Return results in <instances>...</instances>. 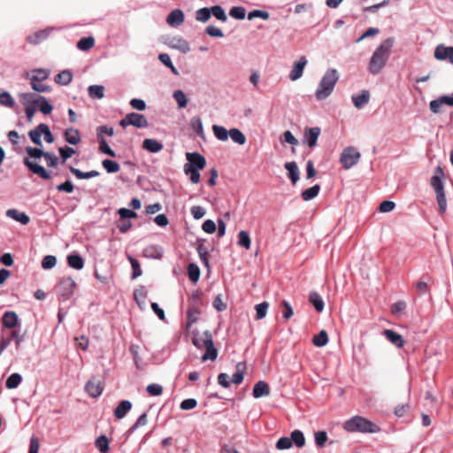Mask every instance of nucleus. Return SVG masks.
<instances>
[{
  "mask_svg": "<svg viewBox=\"0 0 453 453\" xmlns=\"http://www.w3.org/2000/svg\"><path fill=\"white\" fill-rule=\"evenodd\" d=\"M148 423V417L146 413H142L136 422L129 428L128 433H133L140 426H143Z\"/></svg>",
  "mask_w": 453,
  "mask_h": 453,
  "instance_id": "nucleus-59",
  "label": "nucleus"
},
{
  "mask_svg": "<svg viewBox=\"0 0 453 453\" xmlns=\"http://www.w3.org/2000/svg\"><path fill=\"white\" fill-rule=\"evenodd\" d=\"M307 65V59L304 56L301 57L296 63H295L290 73L289 79L291 81H296L302 77L303 69Z\"/></svg>",
  "mask_w": 453,
  "mask_h": 453,
  "instance_id": "nucleus-11",
  "label": "nucleus"
},
{
  "mask_svg": "<svg viewBox=\"0 0 453 453\" xmlns=\"http://www.w3.org/2000/svg\"><path fill=\"white\" fill-rule=\"evenodd\" d=\"M88 96L93 99H102L104 96V87L92 85L88 88Z\"/></svg>",
  "mask_w": 453,
  "mask_h": 453,
  "instance_id": "nucleus-30",
  "label": "nucleus"
},
{
  "mask_svg": "<svg viewBox=\"0 0 453 453\" xmlns=\"http://www.w3.org/2000/svg\"><path fill=\"white\" fill-rule=\"evenodd\" d=\"M169 46L182 53H187L190 50L188 42L180 36L172 38L169 42Z\"/></svg>",
  "mask_w": 453,
  "mask_h": 453,
  "instance_id": "nucleus-18",
  "label": "nucleus"
},
{
  "mask_svg": "<svg viewBox=\"0 0 453 453\" xmlns=\"http://www.w3.org/2000/svg\"><path fill=\"white\" fill-rule=\"evenodd\" d=\"M383 334L392 344L395 345L396 347L403 348L404 346L405 341L403 339L402 335L396 332L391 329H385L383 331Z\"/></svg>",
  "mask_w": 453,
  "mask_h": 453,
  "instance_id": "nucleus-16",
  "label": "nucleus"
},
{
  "mask_svg": "<svg viewBox=\"0 0 453 453\" xmlns=\"http://www.w3.org/2000/svg\"><path fill=\"white\" fill-rule=\"evenodd\" d=\"M142 149L152 153H157L163 150V144L155 139L147 138L142 142Z\"/></svg>",
  "mask_w": 453,
  "mask_h": 453,
  "instance_id": "nucleus-21",
  "label": "nucleus"
},
{
  "mask_svg": "<svg viewBox=\"0 0 453 453\" xmlns=\"http://www.w3.org/2000/svg\"><path fill=\"white\" fill-rule=\"evenodd\" d=\"M238 245L243 247L245 250H250L251 245V240L248 232L242 230L238 234Z\"/></svg>",
  "mask_w": 453,
  "mask_h": 453,
  "instance_id": "nucleus-39",
  "label": "nucleus"
},
{
  "mask_svg": "<svg viewBox=\"0 0 453 453\" xmlns=\"http://www.w3.org/2000/svg\"><path fill=\"white\" fill-rule=\"evenodd\" d=\"M436 200L439 205L440 212L444 213L447 208V199L444 190L436 193Z\"/></svg>",
  "mask_w": 453,
  "mask_h": 453,
  "instance_id": "nucleus-54",
  "label": "nucleus"
},
{
  "mask_svg": "<svg viewBox=\"0 0 453 453\" xmlns=\"http://www.w3.org/2000/svg\"><path fill=\"white\" fill-rule=\"evenodd\" d=\"M4 326L14 328L18 323V315L14 311L4 312L2 318Z\"/></svg>",
  "mask_w": 453,
  "mask_h": 453,
  "instance_id": "nucleus-26",
  "label": "nucleus"
},
{
  "mask_svg": "<svg viewBox=\"0 0 453 453\" xmlns=\"http://www.w3.org/2000/svg\"><path fill=\"white\" fill-rule=\"evenodd\" d=\"M40 96L34 93H24L20 96L22 104L25 106L36 105Z\"/></svg>",
  "mask_w": 453,
  "mask_h": 453,
  "instance_id": "nucleus-41",
  "label": "nucleus"
},
{
  "mask_svg": "<svg viewBox=\"0 0 453 453\" xmlns=\"http://www.w3.org/2000/svg\"><path fill=\"white\" fill-rule=\"evenodd\" d=\"M270 387L268 383L264 380L257 381L253 387L252 395L255 398L267 396L270 395Z\"/></svg>",
  "mask_w": 453,
  "mask_h": 453,
  "instance_id": "nucleus-14",
  "label": "nucleus"
},
{
  "mask_svg": "<svg viewBox=\"0 0 453 453\" xmlns=\"http://www.w3.org/2000/svg\"><path fill=\"white\" fill-rule=\"evenodd\" d=\"M43 157H44V160L49 167L57 166V165L58 163V157L56 155H54L52 153L46 152Z\"/></svg>",
  "mask_w": 453,
  "mask_h": 453,
  "instance_id": "nucleus-64",
  "label": "nucleus"
},
{
  "mask_svg": "<svg viewBox=\"0 0 453 453\" xmlns=\"http://www.w3.org/2000/svg\"><path fill=\"white\" fill-rule=\"evenodd\" d=\"M200 310L198 306L191 305L188 311V326L196 323L200 316Z\"/></svg>",
  "mask_w": 453,
  "mask_h": 453,
  "instance_id": "nucleus-45",
  "label": "nucleus"
},
{
  "mask_svg": "<svg viewBox=\"0 0 453 453\" xmlns=\"http://www.w3.org/2000/svg\"><path fill=\"white\" fill-rule=\"evenodd\" d=\"M132 403L128 400L121 401L114 410V416L118 419L123 418L127 413L131 410Z\"/></svg>",
  "mask_w": 453,
  "mask_h": 453,
  "instance_id": "nucleus-19",
  "label": "nucleus"
},
{
  "mask_svg": "<svg viewBox=\"0 0 453 453\" xmlns=\"http://www.w3.org/2000/svg\"><path fill=\"white\" fill-rule=\"evenodd\" d=\"M212 132L215 137L221 142H226L228 139L229 131H227L224 127L213 125Z\"/></svg>",
  "mask_w": 453,
  "mask_h": 453,
  "instance_id": "nucleus-34",
  "label": "nucleus"
},
{
  "mask_svg": "<svg viewBox=\"0 0 453 453\" xmlns=\"http://www.w3.org/2000/svg\"><path fill=\"white\" fill-rule=\"evenodd\" d=\"M188 278L191 281L196 282L200 277V269L195 264H190L188 267Z\"/></svg>",
  "mask_w": 453,
  "mask_h": 453,
  "instance_id": "nucleus-51",
  "label": "nucleus"
},
{
  "mask_svg": "<svg viewBox=\"0 0 453 453\" xmlns=\"http://www.w3.org/2000/svg\"><path fill=\"white\" fill-rule=\"evenodd\" d=\"M208 345L204 347L205 353L202 357L203 361L211 360L214 361L218 357V349L215 348L213 340L207 342Z\"/></svg>",
  "mask_w": 453,
  "mask_h": 453,
  "instance_id": "nucleus-27",
  "label": "nucleus"
},
{
  "mask_svg": "<svg viewBox=\"0 0 453 453\" xmlns=\"http://www.w3.org/2000/svg\"><path fill=\"white\" fill-rule=\"evenodd\" d=\"M328 342V335L326 330H321L318 334L312 338V343L316 347H324Z\"/></svg>",
  "mask_w": 453,
  "mask_h": 453,
  "instance_id": "nucleus-32",
  "label": "nucleus"
},
{
  "mask_svg": "<svg viewBox=\"0 0 453 453\" xmlns=\"http://www.w3.org/2000/svg\"><path fill=\"white\" fill-rule=\"evenodd\" d=\"M97 140L99 142V150L101 152H103L110 157H114L116 156L115 152L109 147L107 142L105 141L104 136H102L100 134H99V136H97Z\"/></svg>",
  "mask_w": 453,
  "mask_h": 453,
  "instance_id": "nucleus-44",
  "label": "nucleus"
},
{
  "mask_svg": "<svg viewBox=\"0 0 453 453\" xmlns=\"http://www.w3.org/2000/svg\"><path fill=\"white\" fill-rule=\"evenodd\" d=\"M102 165L104 168L106 170V172L109 173H115L119 171V165L115 161L104 159L103 160Z\"/></svg>",
  "mask_w": 453,
  "mask_h": 453,
  "instance_id": "nucleus-50",
  "label": "nucleus"
},
{
  "mask_svg": "<svg viewBox=\"0 0 453 453\" xmlns=\"http://www.w3.org/2000/svg\"><path fill=\"white\" fill-rule=\"evenodd\" d=\"M285 168L288 172V177L293 185L299 180V170L296 162H288L285 164Z\"/></svg>",
  "mask_w": 453,
  "mask_h": 453,
  "instance_id": "nucleus-25",
  "label": "nucleus"
},
{
  "mask_svg": "<svg viewBox=\"0 0 453 453\" xmlns=\"http://www.w3.org/2000/svg\"><path fill=\"white\" fill-rule=\"evenodd\" d=\"M205 33L211 37H223L224 34L222 30L215 26H208L205 28Z\"/></svg>",
  "mask_w": 453,
  "mask_h": 453,
  "instance_id": "nucleus-60",
  "label": "nucleus"
},
{
  "mask_svg": "<svg viewBox=\"0 0 453 453\" xmlns=\"http://www.w3.org/2000/svg\"><path fill=\"white\" fill-rule=\"evenodd\" d=\"M21 381L22 376L18 372H14L7 378L5 387L9 389H14L19 387Z\"/></svg>",
  "mask_w": 453,
  "mask_h": 453,
  "instance_id": "nucleus-31",
  "label": "nucleus"
},
{
  "mask_svg": "<svg viewBox=\"0 0 453 453\" xmlns=\"http://www.w3.org/2000/svg\"><path fill=\"white\" fill-rule=\"evenodd\" d=\"M434 56L437 60L444 61L448 60L453 65V47L446 46L444 44H439L436 46Z\"/></svg>",
  "mask_w": 453,
  "mask_h": 453,
  "instance_id": "nucleus-8",
  "label": "nucleus"
},
{
  "mask_svg": "<svg viewBox=\"0 0 453 453\" xmlns=\"http://www.w3.org/2000/svg\"><path fill=\"white\" fill-rule=\"evenodd\" d=\"M24 165L35 174L40 176L43 180H50L51 178L50 173L48 172L43 166L29 160L27 157L24 158Z\"/></svg>",
  "mask_w": 453,
  "mask_h": 453,
  "instance_id": "nucleus-9",
  "label": "nucleus"
},
{
  "mask_svg": "<svg viewBox=\"0 0 453 453\" xmlns=\"http://www.w3.org/2000/svg\"><path fill=\"white\" fill-rule=\"evenodd\" d=\"M352 101L356 108L361 109L370 101V93L363 90L360 95L352 96Z\"/></svg>",
  "mask_w": 453,
  "mask_h": 453,
  "instance_id": "nucleus-22",
  "label": "nucleus"
},
{
  "mask_svg": "<svg viewBox=\"0 0 453 453\" xmlns=\"http://www.w3.org/2000/svg\"><path fill=\"white\" fill-rule=\"evenodd\" d=\"M65 141L73 145L77 144L81 141V136L78 130L74 128H67L65 132Z\"/></svg>",
  "mask_w": 453,
  "mask_h": 453,
  "instance_id": "nucleus-29",
  "label": "nucleus"
},
{
  "mask_svg": "<svg viewBox=\"0 0 453 453\" xmlns=\"http://www.w3.org/2000/svg\"><path fill=\"white\" fill-rule=\"evenodd\" d=\"M338 81L337 71L329 69L321 79L316 90V97L318 100H324L328 97L334 90Z\"/></svg>",
  "mask_w": 453,
  "mask_h": 453,
  "instance_id": "nucleus-3",
  "label": "nucleus"
},
{
  "mask_svg": "<svg viewBox=\"0 0 453 453\" xmlns=\"http://www.w3.org/2000/svg\"><path fill=\"white\" fill-rule=\"evenodd\" d=\"M109 440L105 435H100L96 441V446L102 453L109 450Z\"/></svg>",
  "mask_w": 453,
  "mask_h": 453,
  "instance_id": "nucleus-48",
  "label": "nucleus"
},
{
  "mask_svg": "<svg viewBox=\"0 0 453 453\" xmlns=\"http://www.w3.org/2000/svg\"><path fill=\"white\" fill-rule=\"evenodd\" d=\"M211 17V8L203 7L198 9L196 12V19L200 22H206Z\"/></svg>",
  "mask_w": 453,
  "mask_h": 453,
  "instance_id": "nucleus-43",
  "label": "nucleus"
},
{
  "mask_svg": "<svg viewBox=\"0 0 453 453\" xmlns=\"http://www.w3.org/2000/svg\"><path fill=\"white\" fill-rule=\"evenodd\" d=\"M348 432L376 433L380 428L372 421L361 416H354L343 424Z\"/></svg>",
  "mask_w": 453,
  "mask_h": 453,
  "instance_id": "nucleus-2",
  "label": "nucleus"
},
{
  "mask_svg": "<svg viewBox=\"0 0 453 453\" xmlns=\"http://www.w3.org/2000/svg\"><path fill=\"white\" fill-rule=\"evenodd\" d=\"M449 103H453L450 100H448V96H441L438 99L433 100L429 104L430 111L433 113H439L441 111V107L442 105H449Z\"/></svg>",
  "mask_w": 453,
  "mask_h": 453,
  "instance_id": "nucleus-23",
  "label": "nucleus"
},
{
  "mask_svg": "<svg viewBox=\"0 0 453 453\" xmlns=\"http://www.w3.org/2000/svg\"><path fill=\"white\" fill-rule=\"evenodd\" d=\"M67 262L70 267L76 270L81 269L84 265L82 257L78 255H69L67 257Z\"/></svg>",
  "mask_w": 453,
  "mask_h": 453,
  "instance_id": "nucleus-38",
  "label": "nucleus"
},
{
  "mask_svg": "<svg viewBox=\"0 0 453 453\" xmlns=\"http://www.w3.org/2000/svg\"><path fill=\"white\" fill-rule=\"evenodd\" d=\"M269 307V303L267 302H263L255 306L256 316L255 319L257 320L262 319L266 316L267 309Z\"/></svg>",
  "mask_w": 453,
  "mask_h": 453,
  "instance_id": "nucleus-46",
  "label": "nucleus"
},
{
  "mask_svg": "<svg viewBox=\"0 0 453 453\" xmlns=\"http://www.w3.org/2000/svg\"><path fill=\"white\" fill-rule=\"evenodd\" d=\"M319 190H320L319 185L316 184V185L305 189L302 193V198L304 201H310L318 196Z\"/></svg>",
  "mask_w": 453,
  "mask_h": 453,
  "instance_id": "nucleus-40",
  "label": "nucleus"
},
{
  "mask_svg": "<svg viewBox=\"0 0 453 453\" xmlns=\"http://www.w3.org/2000/svg\"><path fill=\"white\" fill-rule=\"evenodd\" d=\"M320 134L319 127H311L305 131V137L309 147H314L317 144L318 137Z\"/></svg>",
  "mask_w": 453,
  "mask_h": 453,
  "instance_id": "nucleus-28",
  "label": "nucleus"
},
{
  "mask_svg": "<svg viewBox=\"0 0 453 453\" xmlns=\"http://www.w3.org/2000/svg\"><path fill=\"white\" fill-rule=\"evenodd\" d=\"M228 137H230L234 142H236L239 145H243L246 142L245 135L242 131H240L237 128H231L229 130Z\"/></svg>",
  "mask_w": 453,
  "mask_h": 453,
  "instance_id": "nucleus-33",
  "label": "nucleus"
},
{
  "mask_svg": "<svg viewBox=\"0 0 453 453\" xmlns=\"http://www.w3.org/2000/svg\"><path fill=\"white\" fill-rule=\"evenodd\" d=\"M39 130L40 132H42V135L44 136V140L49 142V143H51L53 142L54 141V137L49 128V127L46 125V124H39Z\"/></svg>",
  "mask_w": 453,
  "mask_h": 453,
  "instance_id": "nucleus-57",
  "label": "nucleus"
},
{
  "mask_svg": "<svg viewBox=\"0 0 453 453\" xmlns=\"http://www.w3.org/2000/svg\"><path fill=\"white\" fill-rule=\"evenodd\" d=\"M444 173L442 169L438 166L435 169V174L431 179V186L434 188L435 193H439L440 191L444 190L442 177Z\"/></svg>",
  "mask_w": 453,
  "mask_h": 453,
  "instance_id": "nucleus-17",
  "label": "nucleus"
},
{
  "mask_svg": "<svg viewBox=\"0 0 453 453\" xmlns=\"http://www.w3.org/2000/svg\"><path fill=\"white\" fill-rule=\"evenodd\" d=\"M166 22L173 27H177L184 22V13L180 9L172 11L166 18Z\"/></svg>",
  "mask_w": 453,
  "mask_h": 453,
  "instance_id": "nucleus-12",
  "label": "nucleus"
},
{
  "mask_svg": "<svg viewBox=\"0 0 453 453\" xmlns=\"http://www.w3.org/2000/svg\"><path fill=\"white\" fill-rule=\"evenodd\" d=\"M289 439H291V442L295 443L298 448H302L305 445V438L300 430H294Z\"/></svg>",
  "mask_w": 453,
  "mask_h": 453,
  "instance_id": "nucleus-37",
  "label": "nucleus"
},
{
  "mask_svg": "<svg viewBox=\"0 0 453 453\" xmlns=\"http://www.w3.org/2000/svg\"><path fill=\"white\" fill-rule=\"evenodd\" d=\"M56 29L55 27H48L46 29L39 30L27 36V41L28 43L37 45L46 40L50 35V31Z\"/></svg>",
  "mask_w": 453,
  "mask_h": 453,
  "instance_id": "nucleus-10",
  "label": "nucleus"
},
{
  "mask_svg": "<svg viewBox=\"0 0 453 453\" xmlns=\"http://www.w3.org/2000/svg\"><path fill=\"white\" fill-rule=\"evenodd\" d=\"M269 17H270L269 12H265V11H260V10H254L248 14V19L250 20H251L255 18H261L263 19H268Z\"/></svg>",
  "mask_w": 453,
  "mask_h": 453,
  "instance_id": "nucleus-62",
  "label": "nucleus"
},
{
  "mask_svg": "<svg viewBox=\"0 0 453 453\" xmlns=\"http://www.w3.org/2000/svg\"><path fill=\"white\" fill-rule=\"evenodd\" d=\"M178 104L179 108H185L188 104V99L184 92L180 89L175 90L173 95Z\"/></svg>",
  "mask_w": 453,
  "mask_h": 453,
  "instance_id": "nucleus-47",
  "label": "nucleus"
},
{
  "mask_svg": "<svg viewBox=\"0 0 453 453\" xmlns=\"http://www.w3.org/2000/svg\"><path fill=\"white\" fill-rule=\"evenodd\" d=\"M28 134L35 144L42 146V132L39 130V125L36 127V128L31 130Z\"/></svg>",
  "mask_w": 453,
  "mask_h": 453,
  "instance_id": "nucleus-58",
  "label": "nucleus"
},
{
  "mask_svg": "<svg viewBox=\"0 0 453 453\" xmlns=\"http://www.w3.org/2000/svg\"><path fill=\"white\" fill-rule=\"evenodd\" d=\"M309 302L313 305L318 312H322L324 310V301L320 295L316 291H312L309 295Z\"/></svg>",
  "mask_w": 453,
  "mask_h": 453,
  "instance_id": "nucleus-24",
  "label": "nucleus"
},
{
  "mask_svg": "<svg viewBox=\"0 0 453 453\" xmlns=\"http://www.w3.org/2000/svg\"><path fill=\"white\" fill-rule=\"evenodd\" d=\"M212 340V335L210 331H204L203 334H194L192 342L193 344L198 348L203 349L206 345H208L207 342H211Z\"/></svg>",
  "mask_w": 453,
  "mask_h": 453,
  "instance_id": "nucleus-13",
  "label": "nucleus"
},
{
  "mask_svg": "<svg viewBox=\"0 0 453 453\" xmlns=\"http://www.w3.org/2000/svg\"><path fill=\"white\" fill-rule=\"evenodd\" d=\"M104 387L100 380H90L87 382V392L91 397H98L102 395Z\"/></svg>",
  "mask_w": 453,
  "mask_h": 453,
  "instance_id": "nucleus-15",
  "label": "nucleus"
},
{
  "mask_svg": "<svg viewBox=\"0 0 453 453\" xmlns=\"http://www.w3.org/2000/svg\"><path fill=\"white\" fill-rule=\"evenodd\" d=\"M128 259L130 261V264H131V266H132V269H133V273H132V279H135L139 276L142 275V269H141V266H140V264L138 262V260H136L135 258L132 257H128Z\"/></svg>",
  "mask_w": 453,
  "mask_h": 453,
  "instance_id": "nucleus-56",
  "label": "nucleus"
},
{
  "mask_svg": "<svg viewBox=\"0 0 453 453\" xmlns=\"http://www.w3.org/2000/svg\"><path fill=\"white\" fill-rule=\"evenodd\" d=\"M36 105L39 106V111L45 115L50 114L53 110V106L42 96H39L38 104Z\"/></svg>",
  "mask_w": 453,
  "mask_h": 453,
  "instance_id": "nucleus-42",
  "label": "nucleus"
},
{
  "mask_svg": "<svg viewBox=\"0 0 453 453\" xmlns=\"http://www.w3.org/2000/svg\"><path fill=\"white\" fill-rule=\"evenodd\" d=\"M393 45L394 39L388 38L375 50L368 65V70L372 74H379L384 68L389 58Z\"/></svg>",
  "mask_w": 453,
  "mask_h": 453,
  "instance_id": "nucleus-1",
  "label": "nucleus"
},
{
  "mask_svg": "<svg viewBox=\"0 0 453 453\" xmlns=\"http://www.w3.org/2000/svg\"><path fill=\"white\" fill-rule=\"evenodd\" d=\"M15 100L12 98L11 94L7 91L0 89V104L8 108H13L15 106Z\"/></svg>",
  "mask_w": 453,
  "mask_h": 453,
  "instance_id": "nucleus-35",
  "label": "nucleus"
},
{
  "mask_svg": "<svg viewBox=\"0 0 453 453\" xmlns=\"http://www.w3.org/2000/svg\"><path fill=\"white\" fill-rule=\"evenodd\" d=\"M211 15H213L219 20L225 22L227 20V16L224 9L220 5H214L211 8Z\"/></svg>",
  "mask_w": 453,
  "mask_h": 453,
  "instance_id": "nucleus-49",
  "label": "nucleus"
},
{
  "mask_svg": "<svg viewBox=\"0 0 453 453\" xmlns=\"http://www.w3.org/2000/svg\"><path fill=\"white\" fill-rule=\"evenodd\" d=\"M57 264V258L55 256L48 255L45 256L42 261V267L45 270L53 268Z\"/></svg>",
  "mask_w": 453,
  "mask_h": 453,
  "instance_id": "nucleus-55",
  "label": "nucleus"
},
{
  "mask_svg": "<svg viewBox=\"0 0 453 453\" xmlns=\"http://www.w3.org/2000/svg\"><path fill=\"white\" fill-rule=\"evenodd\" d=\"M229 14L236 19H243L246 15V10L241 6H234L230 9Z\"/></svg>",
  "mask_w": 453,
  "mask_h": 453,
  "instance_id": "nucleus-53",
  "label": "nucleus"
},
{
  "mask_svg": "<svg viewBox=\"0 0 453 453\" xmlns=\"http://www.w3.org/2000/svg\"><path fill=\"white\" fill-rule=\"evenodd\" d=\"M360 153L354 147H348L343 150L340 161L344 169H349L357 165L360 159Z\"/></svg>",
  "mask_w": 453,
  "mask_h": 453,
  "instance_id": "nucleus-4",
  "label": "nucleus"
},
{
  "mask_svg": "<svg viewBox=\"0 0 453 453\" xmlns=\"http://www.w3.org/2000/svg\"><path fill=\"white\" fill-rule=\"evenodd\" d=\"M6 216L21 223L22 225H27L30 221L29 217L16 209H10L6 211Z\"/></svg>",
  "mask_w": 453,
  "mask_h": 453,
  "instance_id": "nucleus-20",
  "label": "nucleus"
},
{
  "mask_svg": "<svg viewBox=\"0 0 453 453\" xmlns=\"http://www.w3.org/2000/svg\"><path fill=\"white\" fill-rule=\"evenodd\" d=\"M119 125L126 128L127 126H134L137 128L147 127L149 126L148 120L142 114L131 112L127 114L120 121Z\"/></svg>",
  "mask_w": 453,
  "mask_h": 453,
  "instance_id": "nucleus-5",
  "label": "nucleus"
},
{
  "mask_svg": "<svg viewBox=\"0 0 453 453\" xmlns=\"http://www.w3.org/2000/svg\"><path fill=\"white\" fill-rule=\"evenodd\" d=\"M200 170L187 168L184 172L187 175L190 176V180L194 184H197L200 181Z\"/></svg>",
  "mask_w": 453,
  "mask_h": 453,
  "instance_id": "nucleus-61",
  "label": "nucleus"
},
{
  "mask_svg": "<svg viewBox=\"0 0 453 453\" xmlns=\"http://www.w3.org/2000/svg\"><path fill=\"white\" fill-rule=\"evenodd\" d=\"M292 446L291 439L288 437H281L276 443V448L280 450L288 449Z\"/></svg>",
  "mask_w": 453,
  "mask_h": 453,
  "instance_id": "nucleus-63",
  "label": "nucleus"
},
{
  "mask_svg": "<svg viewBox=\"0 0 453 453\" xmlns=\"http://www.w3.org/2000/svg\"><path fill=\"white\" fill-rule=\"evenodd\" d=\"M75 287L76 284L71 277H64L60 280L56 291L60 298L67 300L73 296Z\"/></svg>",
  "mask_w": 453,
  "mask_h": 453,
  "instance_id": "nucleus-6",
  "label": "nucleus"
},
{
  "mask_svg": "<svg viewBox=\"0 0 453 453\" xmlns=\"http://www.w3.org/2000/svg\"><path fill=\"white\" fill-rule=\"evenodd\" d=\"M50 75V72L46 69H37L34 71V73L31 76V80H35L36 81H43L48 79Z\"/></svg>",
  "mask_w": 453,
  "mask_h": 453,
  "instance_id": "nucleus-52",
  "label": "nucleus"
},
{
  "mask_svg": "<svg viewBox=\"0 0 453 453\" xmlns=\"http://www.w3.org/2000/svg\"><path fill=\"white\" fill-rule=\"evenodd\" d=\"M73 75L70 71L65 70L55 76L58 84L67 85L72 81Z\"/></svg>",
  "mask_w": 453,
  "mask_h": 453,
  "instance_id": "nucleus-36",
  "label": "nucleus"
},
{
  "mask_svg": "<svg viewBox=\"0 0 453 453\" xmlns=\"http://www.w3.org/2000/svg\"><path fill=\"white\" fill-rule=\"evenodd\" d=\"M188 163L184 165V169H196L203 170L206 165L205 157L198 152L186 153Z\"/></svg>",
  "mask_w": 453,
  "mask_h": 453,
  "instance_id": "nucleus-7",
  "label": "nucleus"
}]
</instances>
